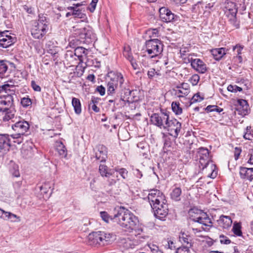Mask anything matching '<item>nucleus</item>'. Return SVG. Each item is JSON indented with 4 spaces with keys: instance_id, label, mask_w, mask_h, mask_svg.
I'll use <instances>...</instances> for the list:
<instances>
[{
    "instance_id": "obj_1",
    "label": "nucleus",
    "mask_w": 253,
    "mask_h": 253,
    "mask_svg": "<svg viewBox=\"0 0 253 253\" xmlns=\"http://www.w3.org/2000/svg\"><path fill=\"white\" fill-rule=\"evenodd\" d=\"M115 222L125 230L131 232L135 230L139 224L138 217L132 212L123 207H120L114 214Z\"/></svg>"
},
{
    "instance_id": "obj_2",
    "label": "nucleus",
    "mask_w": 253,
    "mask_h": 253,
    "mask_svg": "<svg viewBox=\"0 0 253 253\" xmlns=\"http://www.w3.org/2000/svg\"><path fill=\"white\" fill-rule=\"evenodd\" d=\"M108 77L109 81L107 83V92L109 96L114 95L127 83L125 82L123 75L118 71L110 72Z\"/></svg>"
},
{
    "instance_id": "obj_3",
    "label": "nucleus",
    "mask_w": 253,
    "mask_h": 253,
    "mask_svg": "<svg viewBox=\"0 0 253 253\" xmlns=\"http://www.w3.org/2000/svg\"><path fill=\"white\" fill-rule=\"evenodd\" d=\"M15 81H8L0 86V105L14 106L13 95H15Z\"/></svg>"
},
{
    "instance_id": "obj_4",
    "label": "nucleus",
    "mask_w": 253,
    "mask_h": 253,
    "mask_svg": "<svg viewBox=\"0 0 253 253\" xmlns=\"http://www.w3.org/2000/svg\"><path fill=\"white\" fill-rule=\"evenodd\" d=\"M210 151L205 147H200L198 149V157L199 160V167L202 169L206 168L211 164V172L208 176L211 178H215L217 175V168L216 165L212 163V156H210Z\"/></svg>"
},
{
    "instance_id": "obj_5",
    "label": "nucleus",
    "mask_w": 253,
    "mask_h": 253,
    "mask_svg": "<svg viewBox=\"0 0 253 253\" xmlns=\"http://www.w3.org/2000/svg\"><path fill=\"white\" fill-rule=\"evenodd\" d=\"M144 46L149 57L157 62L163 51L164 44L162 41L157 39H151L146 41Z\"/></svg>"
},
{
    "instance_id": "obj_6",
    "label": "nucleus",
    "mask_w": 253,
    "mask_h": 253,
    "mask_svg": "<svg viewBox=\"0 0 253 253\" xmlns=\"http://www.w3.org/2000/svg\"><path fill=\"white\" fill-rule=\"evenodd\" d=\"M114 236L112 233L99 231L89 234L88 237L90 245L99 247L110 244L113 241Z\"/></svg>"
},
{
    "instance_id": "obj_7",
    "label": "nucleus",
    "mask_w": 253,
    "mask_h": 253,
    "mask_svg": "<svg viewBox=\"0 0 253 253\" xmlns=\"http://www.w3.org/2000/svg\"><path fill=\"white\" fill-rule=\"evenodd\" d=\"M170 112L166 109L160 108V111L153 113L150 116L151 124L161 129H165L170 119Z\"/></svg>"
},
{
    "instance_id": "obj_8",
    "label": "nucleus",
    "mask_w": 253,
    "mask_h": 253,
    "mask_svg": "<svg viewBox=\"0 0 253 253\" xmlns=\"http://www.w3.org/2000/svg\"><path fill=\"white\" fill-rule=\"evenodd\" d=\"M225 15L230 25L236 29L240 27V21L237 18L238 8L236 3L227 0L225 2Z\"/></svg>"
},
{
    "instance_id": "obj_9",
    "label": "nucleus",
    "mask_w": 253,
    "mask_h": 253,
    "mask_svg": "<svg viewBox=\"0 0 253 253\" xmlns=\"http://www.w3.org/2000/svg\"><path fill=\"white\" fill-rule=\"evenodd\" d=\"M135 93H137V91L130 90L127 83L126 86H124L123 87L120 89L116 93H117V97L120 101L130 104L139 101V97L135 95Z\"/></svg>"
},
{
    "instance_id": "obj_10",
    "label": "nucleus",
    "mask_w": 253,
    "mask_h": 253,
    "mask_svg": "<svg viewBox=\"0 0 253 253\" xmlns=\"http://www.w3.org/2000/svg\"><path fill=\"white\" fill-rule=\"evenodd\" d=\"M196 212H190V218L194 222H198L205 226V229L212 227V222L208 214L201 210H196Z\"/></svg>"
},
{
    "instance_id": "obj_11",
    "label": "nucleus",
    "mask_w": 253,
    "mask_h": 253,
    "mask_svg": "<svg viewBox=\"0 0 253 253\" xmlns=\"http://www.w3.org/2000/svg\"><path fill=\"white\" fill-rule=\"evenodd\" d=\"M164 129L168 131L169 135L176 139L181 131L182 125L177 119L172 118L169 120Z\"/></svg>"
},
{
    "instance_id": "obj_12",
    "label": "nucleus",
    "mask_w": 253,
    "mask_h": 253,
    "mask_svg": "<svg viewBox=\"0 0 253 253\" xmlns=\"http://www.w3.org/2000/svg\"><path fill=\"white\" fill-rule=\"evenodd\" d=\"M151 207L166 200L165 195L158 189H150L146 198Z\"/></svg>"
},
{
    "instance_id": "obj_13",
    "label": "nucleus",
    "mask_w": 253,
    "mask_h": 253,
    "mask_svg": "<svg viewBox=\"0 0 253 253\" xmlns=\"http://www.w3.org/2000/svg\"><path fill=\"white\" fill-rule=\"evenodd\" d=\"M151 208L154 215L156 218L160 220H165V218L168 215L169 212L167 200Z\"/></svg>"
},
{
    "instance_id": "obj_14",
    "label": "nucleus",
    "mask_w": 253,
    "mask_h": 253,
    "mask_svg": "<svg viewBox=\"0 0 253 253\" xmlns=\"http://www.w3.org/2000/svg\"><path fill=\"white\" fill-rule=\"evenodd\" d=\"M76 34L79 35L83 43L92 44L95 40V35L92 30L86 28L80 29Z\"/></svg>"
},
{
    "instance_id": "obj_15",
    "label": "nucleus",
    "mask_w": 253,
    "mask_h": 253,
    "mask_svg": "<svg viewBox=\"0 0 253 253\" xmlns=\"http://www.w3.org/2000/svg\"><path fill=\"white\" fill-rule=\"evenodd\" d=\"M159 15L161 20L166 23L174 22L178 17L166 7H162L159 9Z\"/></svg>"
},
{
    "instance_id": "obj_16",
    "label": "nucleus",
    "mask_w": 253,
    "mask_h": 253,
    "mask_svg": "<svg viewBox=\"0 0 253 253\" xmlns=\"http://www.w3.org/2000/svg\"><path fill=\"white\" fill-rule=\"evenodd\" d=\"M95 158L100 163H105L108 158V148L103 144H98L93 149Z\"/></svg>"
},
{
    "instance_id": "obj_17",
    "label": "nucleus",
    "mask_w": 253,
    "mask_h": 253,
    "mask_svg": "<svg viewBox=\"0 0 253 253\" xmlns=\"http://www.w3.org/2000/svg\"><path fill=\"white\" fill-rule=\"evenodd\" d=\"M245 48V46L240 43H237L233 46L232 50L236 53V55L233 57V61L237 64H242L244 61H246V57L242 55V51Z\"/></svg>"
},
{
    "instance_id": "obj_18",
    "label": "nucleus",
    "mask_w": 253,
    "mask_h": 253,
    "mask_svg": "<svg viewBox=\"0 0 253 253\" xmlns=\"http://www.w3.org/2000/svg\"><path fill=\"white\" fill-rule=\"evenodd\" d=\"M48 29L35 24L31 29V34L35 39H41L47 32Z\"/></svg>"
},
{
    "instance_id": "obj_19",
    "label": "nucleus",
    "mask_w": 253,
    "mask_h": 253,
    "mask_svg": "<svg viewBox=\"0 0 253 253\" xmlns=\"http://www.w3.org/2000/svg\"><path fill=\"white\" fill-rule=\"evenodd\" d=\"M30 125L26 121H19L17 122V143L19 144L21 141L19 140L21 135L25 134V133L29 129Z\"/></svg>"
},
{
    "instance_id": "obj_20",
    "label": "nucleus",
    "mask_w": 253,
    "mask_h": 253,
    "mask_svg": "<svg viewBox=\"0 0 253 253\" xmlns=\"http://www.w3.org/2000/svg\"><path fill=\"white\" fill-rule=\"evenodd\" d=\"M65 62L69 67L77 66L80 64L78 57H76L74 52L67 50L65 54Z\"/></svg>"
},
{
    "instance_id": "obj_21",
    "label": "nucleus",
    "mask_w": 253,
    "mask_h": 253,
    "mask_svg": "<svg viewBox=\"0 0 253 253\" xmlns=\"http://www.w3.org/2000/svg\"><path fill=\"white\" fill-rule=\"evenodd\" d=\"M73 51L74 52L76 57H78L80 64L85 62L87 60L88 49L82 46H77Z\"/></svg>"
},
{
    "instance_id": "obj_22",
    "label": "nucleus",
    "mask_w": 253,
    "mask_h": 253,
    "mask_svg": "<svg viewBox=\"0 0 253 253\" xmlns=\"http://www.w3.org/2000/svg\"><path fill=\"white\" fill-rule=\"evenodd\" d=\"M176 88L177 89L175 90V93L179 98L187 96L190 92V85L188 83H181L176 85Z\"/></svg>"
},
{
    "instance_id": "obj_23",
    "label": "nucleus",
    "mask_w": 253,
    "mask_h": 253,
    "mask_svg": "<svg viewBox=\"0 0 253 253\" xmlns=\"http://www.w3.org/2000/svg\"><path fill=\"white\" fill-rule=\"evenodd\" d=\"M239 175L242 179L252 181L253 180V168H248L240 167Z\"/></svg>"
},
{
    "instance_id": "obj_24",
    "label": "nucleus",
    "mask_w": 253,
    "mask_h": 253,
    "mask_svg": "<svg viewBox=\"0 0 253 253\" xmlns=\"http://www.w3.org/2000/svg\"><path fill=\"white\" fill-rule=\"evenodd\" d=\"M191 65L193 68L200 74H204L207 71L206 64L200 59H192Z\"/></svg>"
},
{
    "instance_id": "obj_25",
    "label": "nucleus",
    "mask_w": 253,
    "mask_h": 253,
    "mask_svg": "<svg viewBox=\"0 0 253 253\" xmlns=\"http://www.w3.org/2000/svg\"><path fill=\"white\" fill-rule=\"evenodd\" d=\"M236 110L239 112V114L246 115L249 113V105L247 100L239 99L237 100Z\"/></svg>"
},
{
    "instance_id": "obj_26",
    "label": "nucleus",
    "mask_w": 253,
    "mask_h": 253,
    "mask_svg": "<svg viewBox=\"0 0 253 253\" xmlns=\"http://www.w3.org/2000/svg\"><path fill=\"white\" fill-rule=\"evenodd\" d=\"M217 222L218 226L223 229H228L231 227L232 220L229 216L221 215Z\"/></svg>"
},
{
    "instance_id": "obj_27",
    "label": "nucleus",
    "mask_w": 253,
    "mask_h": 253,
    "mask_svg": "<svg viewBox=\"0 0 253 253\" xmlns=\"http://www.w3.org/2000/svg\"><path fill=\"white\" fill-rule=\"evenodd\" d=\"M10 145L8 136L5 134H0V153H5L9 150Z\"/></svg>"
},
{
    "instance_id": "obj_28",
    "label": "nucleus",
    "mask_w": 253,
    "mask_h": 253,
    "mask_svg": "<svg viewBox=\"0 0 253 253\" xmlns=\"http://www.w3.org/2000/svg\"><path fill=\"white\" fill-rule=\"evenodd\" d=\"M39 188L43 198L48 199L51 196V183L49 182L43 183L42 185L39 186Z\"/></svg>"
},
{
    "instance_id": "obj_29",
    "label": "nucleus",
    "mask_w": 253,
    "mask_h": 253,
    "mask_svg": "<svg viewBox=\"0 0 253 253\" xmlns=\"http://www.w3.org/2000/svg\"><path fill=\"white\" fill-rule=\"evenodd\" d=\"M67 9L70 10V11L66 13L67 18L73 16L74 18H83L85 16V14L82 12V10L77 9V7L74 6H69L67 7Z\"/></svg>"
},
{
    "instance_id": "obj_30",
    "label": "nucleus",
    "mask_w": 253,
    "mask_h": 253,
    "mask_svg": "<svg viewBox=\"0 0 253 253\" xmlns=\"http://www.w3.org/2000/svg\"><path fill=\"white\" fill-rule=\"evenodd\" d=\"M226 51L225 48L221 47L212 49L211 52L215 60L219 61L226 54Z\"/></svg>"
},
{
    "instance_id": "obj_31",
    "label": "nucleus",
    "mask_w": 253,
    "mask_h": 253,
    "mask_svg": "<svg viewBox=\"0 0 253 253\" xmlns=\"http://www.w3.org/2000/svg\"><path fill=\"white\" fill-rule=\"evenodd\" d=\"M55 150L61 158H66L67 155V150L62 142L56 141L55 143Z\"/></svg>"
},
{
    "instance_id": "obj_32",
    "label": "nucleus",
    "mask_w": 253,
    "mask_h": 253,
    "mask_svg": "<svg viewBox=\"0 0 253 253\" xmlns=\"http://www.w3.org/2000/svg\"><path fill=\"white\" fill-rule=\"evenodd\" d=\"M98 171L100 175L103 177H109L114 174V169H110L104 164L99 165Z\"/></svg>"
},
{
    "instance_id": "obj_33",
    "label": "nucleus",
    "mask_w": 253,
    "mask_h": 253,
    "mask_svg": "<svg viewBox=\"0 0 253 253\" xmlns=\"http://www.w3.org/2000/svg\"><path fill=\"white\" fill-rule=\"evenodd\" d=\"M179 241L182 244V245L192 247V239L191 237L186 233L180 232L179 236Z\"/></svg>"
},
{
    "instance_id": "obj_34",
    "label": "nucleus",
    "mask_w": 253,
    "mask_h": 253,
    "mask_svg": "<svg viewBox=\"0 0 253 253\" xmlns=\"http://www.w3.org/2000/svg\"><path fill=\"white\" fill-rule=\"evenodd\" d=\"M177 184L174 185L175 187L172 189V191L170 193V197L171 199L172 200L176 202H178L181 200L182 190L181 188L177 187Z\"/></svg>"
},
{
    "instance_id": "obj_35",
    "label": "nucleus",
    "mask_w": 253,
    "mask_h": 253,
    "mask_svg": "<svg viewBox=\"0 0 253 253\" xmlns=\"http://www.w3.org/2000/svg\"><path fill=\"white\" fill-rule=\"evenodd\" d=\"M35 24H39L41 26H43L47 29H49V19L47 16L46 14L43 13H40L38 15V19Z\"/></svg>"
},
{
    "instance_id": "obj_36",
    "label": "nucleus",
    "mask_w": 253,
    "mask_h": 253,
    "mask_svg": "<svg viewBox=\"0 0 253 253\" xmlns=\"http://www.w3.org/2000/svg\"><path fill=\"white\" fill-rule=\"evenodd\" d=\"M114 172H116L117 173L120 175L122 180L127 181L128 179V171L124 168H120V167H116L114 169Z\"/></svg>"
},
{
    "instance_id": "obj_37",
    "label": "nucleus",
    "mask_w": 253,
    "mask_h": 253,
    "mask_svg": "<svg viewBox=\"0 0 253 253\" xmlns=\"http://www.w3.org/2000/svg\"><path fill=\"white\" fill-rule=\"evenodd\" d=\"M72 104L74 107L75 113L77 115H80L82 112L81 103L80 99L76 97H73Z\"/></svg>"
},
{
    "instance_id": "obj_38",
    "label": "nucleus",
    "mask_w": 253,
    "mask_h": 253,
    "mask_svg": "<svg viewBox=\"0 0 253 253\" xmlns=\"http://www.w3.org/2000/svg\"><path fill=\"white\" fill-rule=\"evenodd\" d=\"M77 36L74 38H70L69 39V42L68 45L72 47L73 48L75 49L77 46H79V45L82 43L81 38H79V36L78 34H76Z\"/></svg>"
},
{
    "instance_id": "obj_39",
    "label": "nucleus",
    "mask_w": 253,
    "mask_h": 253,
    "mask_svg": "<svg viewBox=\"0 0 253 253\" xmlns=\"http://www.w3.org/2000/svg\"><path fill=\"white\" fill-rule=\"evenodd\" d=\"M171 109L176 115H181L182 113L183 110L179 102L173 101L171 103Z\"/></svg>"
},
{
    "instance_id": "obj_40",
    "label": "nucleus",
    "mask_w": 253,
    "mask_h": 253,
    "mask_svg": "<svg viewBox=\"0 0 253 253\" xmlns=\"http://www.w3.org/2000/svg\"><path fill=\"white\" fill-rule=\"evenodd\" d=\"M241 225L240 223L235 222L232 228V231L235 236L241 237L242 236V232L241 230Z\"/></svg>"
},
{
    "instance_id": "obj_41",
    "label": "nucleus",
    "mask_w": 253,
    "mask_h": 253,
    "mask_svg": "<svg viewBox=\"0 0 253 253\" xmlns=\"http://www.w3.org/2000/svg\"><path fill=\"white\" fill-rule=\"evenodd\" d=\"M123 53L124 56L128 61L132 60V58L133 57L131 51V48L128 45L124 46Z\"/></svg>"
},
{
    "instance_id": "obj_42",
    "label": "nucleus",
    "mask_w": 253,
    "mask_h": 253,
    "mask_svg": "<svg viewBox=\"0 0 253 253\" xmlns=\"http://www.w3.org/2000/svg\"><path fill=\"white\" fill-rule=\"evenodd\" d=\"M100 215L102 220L107 223H109L110 221H113L115 222V220L114 219V215L113 216L110 215L107 212L105 211H101Z\"/></svg>"
},
{
    "instance_id": "obj_43",
    "label": "nucleus",
    "mask_w": 253,
    "mask_h": 253,
    "mask_svg": "<svg viewBox=\"0 0 253 253\" xmlns=\"http://www.w3.org/2000/svg\"><path fill=\"white\" fill-rule=\"evenodd\" d=\"M244 139L247 140H252L253 138V130L251 126H248L246 128V131L243 135Z\"/></svg>"
},
{
    "instance_id": "obj_44",
    "label": "nucleus",
    "mask_w": 253,
    "mask_h": 253,
    "mask_svg": "<svg viewBox=\"0 0 253 253\" xmlns=\"http://www.w3.org/2000/svg\"><path fill=\"white\" fill-rule=\"evenodd\" d=\"M204 99V95L201 96L200 92L196 93L191 98L189 101V106L197 102H200Z\"/></svg>"
},
{
    "instance_id": "obj_45",
    "label": "nucleus",
    "mask_w": 253,
    "mask_h": 253,
    "mask_svg": "<svg viewBox=\"0 0 253 253\" xmlns=\"http://www.w3.org/2000/svg\"><path fill=\"white\" fill-rule=\"evenodd\" d=\"M11 217H13L14 218L16 217V215L12 214L9 212L5 211L3 210L0 209V217L4 219L8 220L11 218Z\"/></svg>"
},
{
    "instance_id": "obj_46",
    "label": "nucleus",
    "mask_w": 253,
    "mask_h": 253,
    "mask_svg": "<svg viewBox=\"0 0 253 253\" xmlns=\"http://www.w3.org/2000/svg\"><path fill=\"white\" fill-rule=\"evenodd\" d=\"M114 177L115 176L114 175V174L112 175V176H110L109 177H105V178H107L106 181L108 186L111 187L112 186L114 185L116 183L117 181L120 180L118 175H116L117 179H115Z\"/></svg>"
},
{
    "instance_id": "obj_47",
    "label": "nucleus",
    "mask_w": 253,
    "mask_h": 253,
    "mask_svg": "<svg viewBox=\"0 0 253 253\" xmlns=\"http://www.w3.org/2000/svg\"><path fill=\"white\" fill-rule=\"evenodd\" d=\"M146 34L151 38L159 37V30L158 28L149 29L146 31Z\"/></svg>"
},
{
    "instance_id": "obj_48",
    "label": "nucleus",
    "mask_w": 253,
    "mask_h": 253,
    "mask_svg": "<svg viewBox=\"0 0 253 253\" xmlns=\"http://www.w3.org/2000/svg\"><path fill=\"white\" fill-rule=\"evenodd\" d=\"M53 48H49L48 50V52L50 54L53 58L54 60H56L58 58V46H52Z\"/></svg>"
},
{
    "instance_id": "obj_49",
    "label": "nucleus",
    "mask_w": 253,
    "mask_h": 253,
    "mask_svg": "<svg viewBox=\"0 0 253 253\" xmlns=\"http://www.w3.org/2000/svg\"><path fill=\"white\" fill-rule=\"evenodd\" d=\"M7 70V66L2 61H0V79H2L4 77V74Z\"/></svg>"
},
{
    "instance_id": "obj_50",
    "label": "nucleus",
    "mask_w": 253,
    "mask_h": 253,
    "mask_svg": "<svg viewBox=\"0 0 253 253\" xmlns=\"http://www.w3.org/2000/svg\"><path fill=\"white\" fill-rule=\"evenodd\" d=\"M148 246L152 253H164L162 250H161L159 247L154 244L150 243L148 244Z\"/></svg>"
},
{
    "instance_id": "obj_51",
    "label": "nucleus",
    "mask_w": 253,
    "mask_h": 253,
    "mask_svg": "<svg viewBox=\"0 0 253 253\" xmlns=\"http://www.w3.org/2000/svg\"><path fill=\"white\" fill-rule=\"evenodd\" d=\"M237 83L240 84H243L244 86V89L248 90L251 87V83L247 79H245L244 78L239 79Z\"/></svg>"
},
{
    "instance_id": "obj_52",
    "label": "nucleus",
    "mask_w": 253,
    "mask_h": 253,
    "mask_svg": "<svg viewBox=\"0 0 253 253\" xmlns=\"http://www.w3.org/2000/svg\"><path fill=\"white\" fill-rule=\"evenodd\" d=\"M191 247H192L182 245L181 247L176 248L175 253H190V249Z\"/></svg>"
},
{
    "instance_id": "obj_53",
    "label": "nucleus",
    "mask_w": 253,
    "mask_h": 253,
    "mask_svg": "<svg viewBox=\"0 0 253 253\" xmlns=\"http://www.w3.org/2000/svg\"><path fill=\"white\" fill-rule=\"evenodd\" d=\"M20 103L23 107L26 108L31 105L32 102L30 98L23 97L21 99Z\"/></svg>"
},
{
    "instance_id": "obj_54",
    "label": "nucleus",
    "mask_w": 253,
    "mask_h": 253,
    "mask_svg": "<svg viewBox=\"0 0 253 253\" xmlns=\"http://www.w3.org/2000/svg\"><path fill=\"white\" fill-rule=\"evenodd\" d=\"M227 90L231 92H237V91H242L243 88L236 85L230 84L227 87Z\"/></svg>"
},
{
    "instance_id": "obj_55",
    "label": "nucleus",
    "mask_w": 253,
    "mask_h": 253,
    "mask_svg": "<svg viewBox=\"0 0 253 253\" xmlns=\"http://www.w3.org/2000/svg\"><path fill=\"white\" fill-rule=\"evenodd\" d=\"M14 117V112L9 109H7L6 113H5L4 116L3 118V120L4 121H8L9 120L13 118Z\"/></svg>"
},
{
    "instance_id": "obj_56",
    "label": "nucleus",
    "mask_w": 253,
    "mask_h": 253,
    "mask_svg": "<svg viewBox=\"0 0 253 253\" xmlns=\"http://www.w3.org/2000/svg\"><path fill=\"white\" fill-rule=\"evenodd\" d=\"M200 76L198 74L193 75L189 80L193 85H196L199 83Z\"/></svg>"
},
{
    "instance_id": "obj_57",
    "label": "nucleus",
    "mask_w": 253,
    "mask_h": 253,
    "mask_svg": "<svg viewBox=\"0 0 253 253\" xmlns=\"http://www.w3.org/2000/svg\"><path fill=\"white\" fill-rule=\"evenodd\" d=\"M7 41L5 42H2L1 43V45L0 46L3 47V48H6L12 44L14 42H13L14 38L10 37V38H7Z\"/></svg>"
},
{
    "instance_id": "obj_58",
    "label": "nucleus",
    "mask_w": 253,
    "mask_h": 253,
    "mask_svg": "<svg viewBox=\"0 0 253 253\" xmlns=\"http://www.w3.org/2000/svg\"><path fill=\"white\" fill-rule=\"evenodd\" d=\"M98 1V0H92L87 8L90 12L94 11Z\"/></svg>"
},
{
    "instance_id": "obj_59",
    "label": "nucleus",
    "mask_w": 253,
    "mask_h": 253,
    "mask_svg": "<svg viewBox=\"0 0 253 253\" xmlns=\"http://www.w3.org/2000/svg\"><path fill=\"white\" fill-rule=\"evenodd\" d=\"M163 138L164 139V146L165 147H170L171 145V141L169 137L167 134L164 133Z\"/></svg>"
},
{
    "instance_id": "obj_60",
    "label": "nucleus",
    "mask_w": 253,
    "mask_h": 253,
    "mask_svg": "<svg viewBox=\"0 0 253 253\" xmlns=\"http://www.w3.org/2000/svg\"><path fill=\"white\" fill-rule=\"evenodd\" d=\"M6 32H2L0 33V46L2 42L7 41V38H10L11 36L6 34Z\"/></svg>"
},
{
    "instance_id": "obj_61",
    "label": "nucleus",
    "mask_w": 253,
    "mask_h": 253,
    "mask_svg": "<svg viewBox=\"0 0 253 253\" xmlns=\"http://www.w3.org/2000/svg\"><path fill=\"white\" fill-rule=\"evenodd\" d=\"M220 242L222 244L228 245L231 243V240L228 239L226 236L221 235L219 236Z\"/></svg>"
},
{
    "instance_id": "obj_62",
    "label": "nucleus",
    "mask_w": 253,
    "mask_h": 253,
    "mask_svg": "<svg viewBox=\"0 0 253 253\" xmlns=\"http://www.w3.org/2000/svg\"><path fill=\"white\" fill-rule=\"evenodd\" d=\"M84 71L83 70H81L80 71H78L77 68H76V71L74 72L73 73H71L70 75L71 76V78H73L74 77L75 78H79L81 77L83 74Z\"/></svg>"
},
{
    "instance_id": "obj_63",
    "label": "nucleus",
    "mask_w": 253,
    "mask_h": 253,
    "mask_svg": "<svg viewBox=\"0 0 253 253\" xmlns=\"http://www.w3.org/2000/svg\"><path fill=\"white\" fill-rule=\"evenodd\" d=\"M241 152H242V149L241 147H236L235 148V149L234 151V158H235V160H237L239 159Z\"/></svg>"
},
{
    "instance_id": "obj_64",
    "label": "nucleus",
    "mask_w": 253,
    "mask_h": 253,
    "mask_svg": "<svg viewBox=\"0 0 253 253\" xmlns=\"http://www.w3.org/2000/svg\"><path fill=\"white\" fill-rule=\"evenodd\" d=\"M202 2H198L196 4L193 5L192 7V11L193 12H200V6L201 5H202Z\"/></svg>"
}]
</instances>
